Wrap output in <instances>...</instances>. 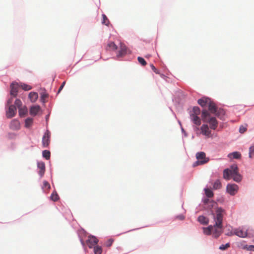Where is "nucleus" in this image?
Listing matches in <instances>:
<instances>
[{"mask_svg": "<svg viewBox=\"0 0 254 254\" xmlns=\"http://www.w3.org/2000/svg\"><path fill=\"white\" fill-rule=\"evenodd\" d=\"M50 132L47 130L42 138V145L44 147H47L49 146L50 142Z\"/></svg>", "mask_w": 254, "mask_h": 254, "instance_id": "obj_5", "label": "nucleus"}, {"mask_svg": "<svg viewBox=\"0 0 254 254\" xmlns=\"http://www.w3.org/2000/svg\"><path fill=\"white\" fill-rule=\"evenodd\" d=\"M37 166L39 169V174L40 175V177H43L45 172V163L43 162H39L37 164Z\"/></svg>", "mask_w": 254, "mask_h": 254, "instance_id": "obj_14", "label": "nucleus"}, {"mask_svg": "<svg viewBox=\"0 0 254 254\" xmlns=\"http://www.w3.org/2000/svg\"><path fill=\"white\" fill-rule=\"evenodd\" d=\"M198 221L202 224H207L209 222L208 219L204 216H199L198 217Z\"/></svg>", "mask_w": 254, "mask_h": 254, "instance_id": "obj_22", "label": "nucleus"}, {"mask_svg": "<svg viewBox=\"0 0 254 254\" xmlns=\"http://www.w3.org/2000/svg\"><path fill=\"white\" fill-rule=\"evenodd\" d=\"M205 193L208 197H212L213 196V193L212 191L209 189H204Z\"/></svg>", "mask_w": 254, "mask_h": 254, "instance_id": "obj_30", "label": "nucleus"}, {"mask_svg": "<svg viewBox=\"0 0 254 254\" xmlns=\"http://www.w3.org/2000/svg\"><path fill=\"white\" fill-rule=\"evenodd\" d=\"M65 84V81H64L62 85H61V86L60 87L59 90H58V93H59L63 89V88H64V85Z\"/></svg>", "mask_w": 254, "mask_h": 254, "instance_id": "obj_46", "label": "nucleus"}, {"mask_svg": "<svg viewBox=\"0 0 254 254\" xmlns=\"http://www.w3.org/2000/svg\"><path fill=\"white\" fill-rule=\"evenodd\" d=\"M94 252L95 254H101L102 249L101 247L96 246L94 248Z\"/></svg>", "mask_w": 254, "mask_h": 254, "instance_id": "obj_32", "label": "nucleus"}, {"mask_svg": "<svg viewBox=\"0 0 254 254\" xmlns=\"http://www.w3.org/2000/svg\"><path fill=\"white\" fill-rule=\"evenodd\" d=\"M228 157L230 159H240L241 157V154L240 152L236 151L228 155Z\"/></svg>", "mask_w": 254, "mask_h": 254, "instance_id": "obj_18", "label": "nucleus"}, {"mask_svg": "<svg viewBox=\"0 0 254 254\" xmlns=\"http://www.w3.org/2000/svg\"><path fill=\"white\" fill-rule=\"evenodd\" d=\"M201 117L203 122H207L209 124L210 127L211 129L213 130L216 129L218 127V122L215 118H210V114L206 109L202 110Z\"/></svg>", "mask_w": 254, "mask_h": 254, "instance_id": "obj_2", "label": "nucleus"}, {"mask_svg": "<svg viewBox=\"0 0 254 254\" xmlns=\"http://www.w3.org/2000/svg\"><path fill=\"white\" fill-rule=\"evenodd\" d=\"M201 133L207 137H211V131L207 125H202L200 127Z\"/></svg>", "mask_w": 254, "mask_h": 254, "instance_id": "obj_8", "label": "nucleus"}, {"mask_svg": "<svg viewBox=\"0 0 254 254\" xmlns=\"http://www.w3.org/2000/svg\"><path fill=\"white\" fill-rule=\"evenodd\" d=\"M41 108L39 105L32 106L30 109V114L32 116H36L40 111Z\"/></svg>", "mask_w": 254, "mask_h": 254, "instance_id": "obj_15", "label": "nucleus"}, {"mask_svg": "<svg viewBox=\"0 0 254 254\" xmlns=\"http://www.w3.org/2000/svg\"><path fill=\"white\" fill-rule=\"evenodd\" d=\"M230 246L229 243H227L225 245H222L219 247V249L222 251L225 250Z\"/></svg>", "mask_w": 254, "mask_h": 254, "instance_id": "obj_38", "label": "nucleus"}, {"mask_svg": "<svg viewBox=\"0 0 254 254\" xmlns=\"http://www.w3.org/2000/svg\"><path fill=\"white\" fill-rule=\"evenodd\" d=\"M15 105L18 108H19L21 105H22V102L21 101L19 100V99H16V100L15 101Z\"/></svg>", "mask_w": 254, "mask_h": 254, "instance_id": "obj_43", "label": "nucleus"}, {"mask_svg": "<svg viewBox=\"0 0 254 254\" xmlns=\"http://www.w3.org/2000/svg\"><path fill=\"white\" fill-rule=\"evenodd\" d=\"M102 17H103V20L102 21V24L108 26L110 23L109 19H108V18L106 16V15L104 14H102Z\"/></svg>", "mask_w": 254, "mask_h": 254, "instance_id": "obj_33", "label": "nucleus"}, {"mask_svg": "<svg viewBox=\"0 0 254 254\" xmlns=\"http://www.w3.org/2000/svg\"><path fill=\"white\" fill-rule=\"evenodd\" d=\"M231 177L233 178L234 181H235L237 182H239L242 180V176H241V175L239 173H238V174L235 175Z\"/></svg>", "mask_w": 254, "mask_h": 254, "instance_id": "obj_31", "label": "nucleus"}, {"mask_svg": "<svg viewBox=\"0 0 254 254\" xmlns=\"http://www.w3.org/2000/svg\"><path fill=\"white\" fill-rule=\"evenodd\" d=\"M117 46L113 42H110L107 46L106 50L108 51H115L117 49Z\"/></svg>", "mask_w": 254, "mask_h": 254, "instance_id": "obj_19", "label": "nucleus"}, {"mask_svg": "<svg viewBox=\"0 0 254 254\" xmlns=\"http://www.w3.org/2000/svg\"><path fill=\"white\" fill-rule=\"evenodd\" d=\"M27 113V109L26 107L19 108V114L20 117H24Z\"/></svg>", "mask_w": 254, "mask_h": 254, "instance_id": "obj_24", "label": "nucleus"}, {"mask_svg": "<svg viewBox=\"0 0 254 254\" xmlns=\"http://www.w3.org/2000/svg\"><path fill=\"white\" fill-rule=\"evenodd\" d=\"M211 99L207 97H203L199 99L197 101L198 104L202 107L208 106V104L210 103Z\"/></svg>", "mask_w": 254, "mask_h": 254, "instance_id": "obj_11", "label": "nucleus"}, {"mask_svg": "<svg viewBox=\"0 0 254 254\" xmlns=\"http://www.w3.org/2000/svg\"><path fill=\"white\" fill-rule=\"evenodd\" d=\"M244 249H246L248 251L254 252V245H246L244 247Z\"/></svg>", "mask_w": 254, "mask_h": 254, "instance_id": "obj_41", "label": "nucleus"}, {"mask_svg": "<svg viewBox=\"0 0 254 254\" xmlns=\"http://www.w3.org/2000/svg\"><path fill=\"white\" fill-rule=\"evenodd\" d=\"M18 85L16 83H12L10 85V95L13 97L16 96L18 92Z\"/></svg>", "mask_w": 254, "mask_h": 254, "instance_id": "obj_12", "label": "nucleus"}, {"mask_svg": "<svg viewBox=\"0 0 254 254\" xmlns=\"http://www.w3.org/2000/svg\"><path fill=\"white\" fill-rule=\"evenodd\" d=\"M12 99H13L12 98H10V99L8 100V101L7 102V105H10V104H11L12 103Z\"/></svg>", "mask_w": 254, "mask_h": 254, "instance_id": "obj_49", "label": "nucleus"}, {"mask_svg": "<svg viewBox=\"0 0 254 254\" xmlns=\"http://www.w3.org/2000/svg\"><path fill=\"white\" fill-rule=\"evenodd\" d=\"M207 201L209 202L208 207L210 208H211V207H213L217 205L216 203H215L214 201H209L208 199L207 200Z\"/></svg>", "mask_w": 254, "mask_h": 254, "instance_id": "obj_42", "label": "nucleus"}, {"mask_svg": "<svg viewBox=\"0 0 254 254\" xmlns=\"http://www.w3.org/2000/svg\"><path fill=\"white\" fill-rule=\"evenodd\" d=\"M238 189V186L236 184H228L227 186V192L232 195L237 192Z\"/></svg>", "mask_w": 254, "mask_h": 254, "instance_id": "obj_6", "label": "nucleus"}, {"mask_svg": "<svg viewBox=\"0 0 254 254\" xmlns=\"http://www.w3.org/2000/svg\"><path fill=\"white\" fill-rule=\"evenodd\" d=\"M254 154V146H252L249 148V157L252 158Z\"/></svg>", "mask_w": 254, "mask_h": 254, "instance_id": "obj_39", "label": "nucleus"}, {"mask_svg": "<svg viewBox=\"0 0 254 254\" xmlns=\"http://www.w3.org/2000/svg\"><path fill=\"white\" fill-rule=\"evenodd\" d=\"M247 130V128L244 126H241L239 128V131L241 133H244Z\"/></svg>", "mask_w": 254, "mask_h": 254, "instance_id": "obj_45", "label": "nucleus"}, {"mask_svg": "<svg viewBox=\"0 0 254 254\" xmlns=\"http://www.w3.org/2000/svg\"><path fill=\"white\" fill-rule=\"evenodd\" d=\"M16 109L15 106L10 105L8 110L6 112V116L8 118H11L14 117L15 115Z\"/></svg>", "mask_w": 254, "mask_h": 254, "instance_id": "obj_9", "label": "nucleus"}, {"mask_svg": "<svg viewBox=\"0 0 254 254\" xmlns=\"http://www.w3.org/2000/svg\"><path fill=\"white\" fill-rule=\"evenodd\" d=\"M48 95L46 93L43 92L42 93H41V101L42 102L45 103V100L47 98H48Z\"/></svg>", "mask_w": 254, "mask_h": 254, "instance_id": "obj_36", "label": "nucleus"}, {"mask_svg": "<svg viewBox=\"0 0 254 254\" xmlns=\"http://www.w3.org/2000/svg\"><path fill=\"white\" fill-rule=\"evenodd\" d=\"M33 123V119L31 118H27L25 121V126L26 127H29Z\"/></svg>", "mask_w": 254, "mask_h": 254, "instance_id": "obj_26", "label": "nucleus"}, {"mask_svg": "<svg viewBox=\"0 0 254 254\" xmlns=\"http://www.w3.org/2000/svg\"><path fill=\"white\" fill-rule=\"evenodd\" d=\"M208 110L211 114H216L217 112V107L215 104L211 101L208 104Z\"/></svg>", "mask_w": 254, "mask_h": 254, "instance_id": "obj_13", "label": "nucleus"}, {"mask_svg": "<svg viewBox=\"0 0 254 254\" xmlns=\"http://www.w3.org/2000/svg\"><path fill=\"white\" fill-rule=\"evenodd\" d=\"M98 242V239L93 236H88V240L86 241V243L90 248H92L95 246Z\"/></svg>", "mask_w": 254, "mask_h": 254, "instance_id": "obj_7", "label": "nucleus"}, {"mask_svg": "<svg viewBox=\"0 0 254 254\" xmlns=\"http://www.w3.org/2000/svg\"><path fill=\"white\" fill-rule=\"evenodd\" d=\"M114 242V240L112 239H108L105 243V246L107 247H110L112 246L113 243Z\"/></svg>", "mask_w": 254, "mask_h": 254, "instance_id": "obj_37", "label": "nucleus"}, {"mask_svg": "<svg viewBox=\"0 0 254 254\" xmlns=\"http://www.w3.org/2000/svg\"><path fill=\"white\" fill-rule=\"evenodd\" d=\"M51 199L54 201H56L59 199V196L57 192H53L51 195Z\"/></svg>", "mask_w": 254, "mask_h": 254, "instance_id": "obj_28", "label": "nucleus"}, {"mask_svg": "<svg viewBox=\"0 0 254 254\" xmlns=\"http://www.w3.org/2000/svg\"><path fill=\"white\" fill-rule=\"evenodd\" d=\"M200 113V109L199 108V107H194L193 108L192 113L190 114H194L196 115H199Z\"/></svg>", "mask_w": 254, "mask_h": 254, "instance_id": "obj_34", "label": "nucleus"}, {"mask_svg": "<svg viewBox=\"0 0 254 254\" xmlns=\"http://www.w3.org/2000/svg\"><path fill=\"white\" fill-rule=\"evenodd\" d=\"M21 88L25 91H28V90L31 89V87L30 85L26 84H23L21 85Z\"/></svg>", "mask_w": 254, "mask_h": 254, "instance_id": "obj_40", "label": "nucleus"}, {"mask_svg": "<svg viewBox=\"0 0 254 254\" xmlns=\"http://www.w3.org/2000/svg\"><path fill=\"white\" fill-rule=\"evenodd\" d=\"M231 172V176L232 177L233 176L238 174V168L237 165H233L231 166V168L230 169Z\"/></svg>", "mask_w": 254, "mask_h": 254, "instance_id": "obj_21", "label": "nucleus"}, {"mask_svg": "<svg viewBox=\"0 0 254 254\" xmlns=\"http://www.w3.org/2000/svg\"><path fill=\"white\" fill-rule=\"evenodd\" d=\"M150 67L152 70L156 74H159V70L154 66L153 64H150Z\"/></svg>", "mask_w": 254, "mask_h": 254, "instance_id": "obj_44", "label": "nucleus"}, {"mask_svg": "<svg viewBox=\"0 0 254 254\" xmlns=\"http://www.w3.org/2000/svg\"><path fill=\"white\" fill-rule=\"evenodd\" d=\"M226 235L227 236H231L233 235H235V233H234V231L233 232V231H230L229 232H228L226 234Z\"/></svg>", "mask_w": 254, "mask_h": 254, "instance_id": "obj_48", "label": "nucleus"}, {"mask_svg": "<svg viewBox=\"0 0 254 254\" xmlns=\"http://www.w3.org/2000/svg\"><path fill=\"white\" fill-rule=\"evenodd\" d=\"M248 230L244 227L234 229L235 235L241 238H245L248 235Z\"/></svg>", "mask_w": 254, "mask_h": 254, "instance_id": "obj_4", "label": "nucleus"}, {"mask_svg": "<svg viewBox=\"0 0 254 254\" xmlns=\"http://www.w3.org/2000/svg\"><path fill=\"white\" fill-rule=\"evenodd\" d=\"M137 60L139 64H141L142 65L145 66L146 65L147 63L143 58L138 57L137 58Z\"/></svg>", "mask_w": 254, "mask_h": 254, "instance_id": "obj_35", "label": "nucleus"}, {"mask_svg": "<svg viewBox=\"0 0 254 254\" xmlns=\"http://www.w3.org/2000/svg\"><path fill=\"white\" fill-rule=\"evenodd\" d=\"M190 117L192 122L197 126H199L201 124V120L198 117V115L194 114H190Z\"/></svg>", "mask_w": 254, "mask_h": 254, "instance_id": "obj_16", "label": "nucleus"}, {"mask_svg": "<svg viewBox=\"0 0 254 254\" xmlns=\"http://www.w3.org/2000/svg\"><path fill=\"white\" fill-rule=\"evenodd\" d=\"M221 187H222V185H221V183L220 180H216L213 184V189H214V190L220 189L221 188Z\"/></svg>", "mask_w": 254, "mask_h": 254, "instance_id": "obj_25", "label": "nucleus"}, {"mask_svg": "<svg viewBox=\"0 0 254 254\" xmlns=\"http://www.w3.org/2000/svg\"><path fill=\"white\" fill-rule=\"evenodd\" d=\"M223 178L226 180H230L232 178L230 169H226L224 170Z\"/></svg>", "mask_w": 254, "mask_h": 254, "instance_id": "obj_23", "label": "nucleus"}, {"mask_svg": "<svg viewBox=\"0 0 254 254\" xmlns=\"http://www.w3.org/2000/svg\"><path fill=\"white\" fill-rule=\"evenodd\" d=\"M226 214L224 209L221 207L217 208L215 213L213 214L215 224L213 226L210 225L207 228H203V233L206 235L212 234L215 238L219 237L222 233L223 216Z\"/></svg>", "mask_w": 254, "mask_h": 254, "instance_id": "obj_1", "label": "nucleus"}, {"mask_svg": "<svg viewBox=\"0 0 254 254\" xmlns=\"http://www.w3.org/2000/svg\"><path fill=\"white\" fill-rule=\"evenodd\" d=\"M196 158L197 160L193 163V167L204 164L207 163L209 160L208 158L206 157L205 153L204 152L197 153Z\"/></svg>", "mask_w": 254, "mask_h": 254, "instance_id": "obj_3", "label": "nucleus"}, {"mask_svg": "<svg viewBox=\"0 0 254 254\" xmlns=\"http://www.w3.org/2000/svg\"><path fill=\"white\" fill-rule=\"evenodd\" d=\"M43 157L45 158L47 160H49L50 158L51 153L49 150H44L42 152Z\"/></svg>", "mask_w": 254, "mask_h": 254, "instance_id": "obj_27", "label": "nucleus"}, {"mask_svg": "<svg viewBox=\"0 0 254 254\" xmlns=\"http://www.w3.org/2000/svg\"><path fill=\"white\" fill-rule=\"evenodd\" d=\"M176 218L181 220H183L185 218V216L183 215H180L176 217Z\"/></svg>", "mask_w": 254, "mask_h": 254, "instance_id": "obj_47", "label": "nucleus"}, {"mask_svg": "<svg viewBox=\"0 0 254 254\" xmlns=\"http://www.w3.org/2000/svg\"><path fill=\"white\" fill-rule=\"evenodd\" d=\"M51 187L50 184L47 181H44L43 189L44 191L48 190L50 189Z\"/></svg>", "mask_w": 254, "mask_h": 254, "instance_id": "obj_29", "label": "nucleus"}, {"mask_svg": "<svg viewBox=\"0 0 254 254\" xmlns=\"http://www.w3.org/2000/svg\"><path fill=\"white\" fill-rule=\"evenodd\" d=\"M127 52V47L123 43L120 44V50L119 51V53L118 55V57H122L125 54H126Z\"/></svg>", "mask_w": 254, "mask_h": 254, "instance_id": "obj_17", "label": "nucleus"}, {"mask_svg": "<svg viewBox=\"0 0 254 254\" xmlns=\"http://www.w3.org/2000/svg\"><path fill=\"white\" fill-rule=\"evenodd\" d=\"M20 123L17 120H12L9 125L10 128L14 130H18L20 128Z\"/></svg>", "mask_w": 254, "mask_h": 254, "instance_id": "obj_10", "label": "nucleus"}, {"mask_svg": "<svg viewBox=\"0 0 254 254\" xmlns=\"http://www.w3.org/2000/svg\"><path fill=\"white\" fill-rule=\"evenodd\" d=\"M28 97L32 102H35L38 98V95L36 92H31L29 94Z\"/></svg>", "mask_w": 254, "mask_h": 254, "instance_id": "obj_20", "label": "nucleus"}]
</instances>
